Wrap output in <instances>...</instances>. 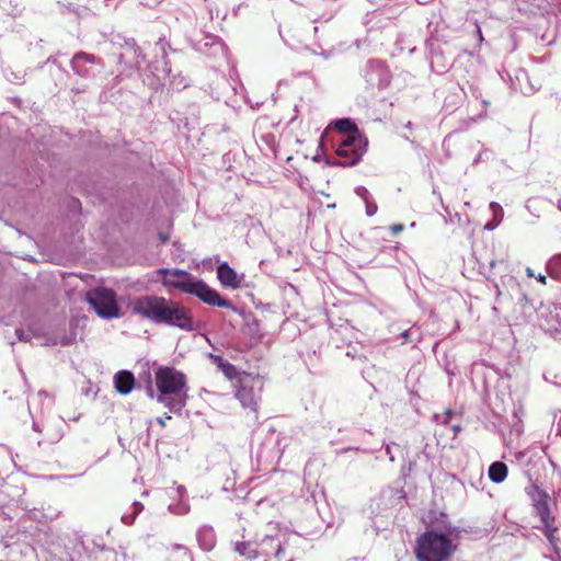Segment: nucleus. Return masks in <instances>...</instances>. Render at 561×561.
Here are the masks:
<instances>
[{
  "label": "nucleus",
  "instance_id": "obj_1",
  "mask_svg": "<svg viewBox=\"0 0 561 561\" xmlns=\"http://www.w3.org/2000/svg\"><path fill=\"white\" fill-rule=\"evenodd\" d=\"M131 310L158 324L176 327L185 331L194 330L191 309L183 304L161 296H141L131 301Z\"/></svg>",
  "mask_w": 561,
  "mask_h": 561
},
{
  "label": "nucleus",
  "instance_id": "obj_2",
  "mask_svg": "<svg viewBox=\"0 0 561 561\" xmlns=\"http://www.w3.org/2000/svg\"><path fill=\"white\" fill-rule=\"evenodd\" d=\"M459 529L450 525L443 531L426 530L415 541L416 561H450L458 549Z\"/></svg>",
  "mask_w": 561,
  "mask_h": 561
},
{
  "label": "nucleus",
  "instance_id": "obj_3",
  "mask_svg": "<svg viewBox=\"0 0 561 561\" xmlns=\"http://www.w3.org/2000/svg\"><path fill=\"white\" fill-rule=\"evenodd\" d=\"M158 274L162 276L161 283L164 287L175 288L184 294L194 295L201 301L209 306L232 308V305L229 300L222 298L204 280L196 278L184 270L160 268L158 270Z\"/></svg>",
  "mask_w": 561,
  "mask_h": 561
},
{
  "label": "nucleus",
  "instance_id": "obj_4",
  "mask_svg": "<svg viewBox=\"0 0 561 561\" xmlns=\"http://www.w3.org/2000/svg\"><path fill=\"white\" fill-rule=\"evenodd\" d=\"M525 493L530 500V514L534 519L533 527L541 531L553 550L558 552L560 543V538L558 537L559 525L551 512L549 493L531 480L525 486Z\"/></svg>",
  "mask_w": 561,
  "mask_h": 561
},
{
  "label": "nucleus",
  "instance_id": "obj_5",
  "mask_svg": "<svg viewBox=\"0 0 561 561\" xmlns=\"http://www.w3.org/2000/svg\"><path fill=\"white\" fill-rule=\"evenodd\" d=\"M154 381L159 403L164 404L171 411H178L185 407L187 380L182 371L170 366L159 367L154 373Z\"/></svg>",
  "mask_w": 561,
  "mask_h": 561
},
{
  "label": "nucleus",
  "instance_id": "obj_6",
  "mask_svg": "<svg viewBox=\"0 0 561 561\" xmlns=\"http://www.w3.org/2000/svg\"><path fill=\"white\" fill-rule=\"evenodd\" d=\"M367 140L362 134L342 136L336 147L339 162L343 167L355 165L366 152Z\"/></svg>",
  "mask_w": 561,
  "mask_h": 561
},
{
  "label": "nucleus",
  "instance_id": "obj_7",
  "mask_svg": "<svg viewBox=\"0 0 561 561\" xmlns=\"http://www.w3.org/2000/svg\"><path fill=\"white\" fill-rule=\"evenodd\" d=\"M87 300L102 318L112 319L121 316L116 295L112 289L94 288L88 291Z\"/></svg>",
  "mask_w": 561,
  "mask_h": 561
},
{
  "label": "nucleus",
  "instance_id": "obj_8",
  "mask_svg": "<svg viewBox=\"0 0 561 561\" xmlns=\"http://www.w3.org/2000/svg\"><path fill=\"white\" fill-rule=\"evenodd\" d=\"M257 381V377H253L251 374H244L237 386V399L243 408H248L253 412L257 411L260 401V396L254 389Z\"/></svg>",
  "mask_w": 561,
  "mask_h": 561
},
{
  "label": "nucleus",
  "instance_id": "obj_9",
  "mask_svg": "<svg viewBox=\"0 0 561 561\" xmlns=\"http://www.w3.org/2000/svg\"><path fill=\"white\" fill-rule=\"evenodd\" d=\"M542 321L540 325L556 340H561V307L552 306L547 312L541 311Z\"/></svg>",
  "mask_w": 561,
  "mask_h": 561
},
{
  "label": "nucleus",
  "instance_id": "obj_10",
  "mask_svg": "<svg viewBox=\"0 0 561 561\" xmlns=\"http://www.w3.org/2000/svg\"><path fill=\"white\" fill-rule=\"evenodd\" d=\"M217 277L225 287L237 289L241 285V278L228 263H221L218 265Z\"/></svg>",
  "mask_w": 561,
  "mask_h": 561
},
{
  "label": "nucleus",
  "instance_id": "obj_11",
  "mask_svg": "<svg viewBox=\"0 0 561 561\" xmlns=\"http://www.w3.org/2000/svg\"><path fill=\"white\" fill-rule=\"evenodd\" d=\"M115 389L121 394H128L135 386V377L128 370H121L114 377Z\"/></svg>",
  "mask_w": 561,
  "mask_h": 561
},
{
  "label": "nucleus",
  "instance_id": "obj_12",
  "mask_svg": "<svg viewBox=\"0 0 561 561\" xmlns=\"http://www.w3.org/2000/svg\"><path fill=\"white\" fill-rule=\"evenodd\" d=\"M218 368L228 379L237 380L238 383L241 381L242 376L247 374L245 371H239L234 365L222 358H219Z\"/></svg>",
  "mask_w": 561,
  "mask_h": 561
},
{
  "label": "nucleus",
  "instance_id": "obj_13",
  "mask_svg": "<svg viewBox=\"0 0 561 561\" xmlns=\"http://www.w3.org/2000/svg\"><path fill=\"white\" fill-rule=\"evenodd\" d=\"M546 270L550 277L561 280V254L552 256L548 261Z\"/></svg>",
  "mask_w": 561,
  "mask_h": 561
},
{
  "label": "nucleus",
  "instance_id": "obj_14",
  "mask_svg": "<svg viewBox=\"0 0 561 561\" xmlns=\"http://www.w3.org/2000/svg\"><path fill=\"white\" fill-rule=\"evenodd\" d=\"M335 128L342 133V136L360 134L354 122L350 118H342L335 122Z\"/></svg>",
  "mask_w": 561,
  "mask_h": 561
},
{
  "label": "nucleus",
  "instance_id": "obj_15",
  "mask_svg": "<svg viewBox=\"0 0 561 561\" xmlns=\"http://www.w3.org/2000/svg\"><path fill=\"white\" fill-rule=\"evenodd\" d=\"M507 466L502 461L493 462V483H501L507 477Z\"/></svg>",
  "mask_w": 561,
  "mask_h": 561
},
{
  "label": "nucleus",
  "instance_id": "obj_16",
  "mask_svg": "<svg viewBox=\"0 0 561 561\" xmlns=\"http://www.w3.org/2000/svg\"><path fill=\"white\" fill-rule=\"evenodd\" d=\"M504 217L503 208L500 204L493 202V229L501 224Z\"/></svg>",
  "mask_w": 561,
  "mask_h": 561
},
{
  "label": "nucleus",
  "instance_id": "obj_17",
  "mask_svg": "<svg viewBox=\"0 0 561 561\" xmlns=\"http://www.w3.org/2000/svg\"><path fill=\"white\" fill-rule=\"evenodd\" d=\"M79 60H84L85 62H90V64H94L99 59L92 55V54H87V53H78L73 56V62L76 61H79Z\"/></svg>",
  "mask_w": 561,
  "mask_h": 561
},
{
  "label": "nucleus",
  "instance_id": "obj_18",
  "mask_svg": "<svg viewBox=\"0 0 561 561\" xmlns=\"http://www.w3.org/2000/svg\"><path fill=\"white\" fill-rule=\"evenodd\" d=\"M250 548V543L249 542H245V541H239L236 543L234 546V550L241 554V556H248V557H251L249 553H248V550Z\"/></svg>",
  "mask_w": 561,
  "mask_h": 561
},
{
  "label": "nucleus",
  "instance_id": "obj_19",
  "mask_svg": "<svg viewBox=\"0 0 561 561\" xmlns=\"http://www.w3.org/2000/svg\"><path fill=\"white\" fill-rule=\"evenodd\" d=\"M513 419H514V423H513L512 432H514L516 434V436H519L523 433L522 421L517 417L516 412H514Z\"/></svg>",
  "mask_w": 561,
  "mask_h": 561
},
{
  "label": "nucleus",
  "instance_id": "obj_20",
  "mask_svg": "<svg viewBox=\"0 0 561 561\" xmlns=\"http://www.w3.org/2000/svg\"><path fill=\"white\" fill-rule=\"evenodd\" d=\"M403 225L401 224H393L390 226V230L392 232V234H398L399 232H401L403 230Z\"/></svg>",
  "mask_w": 561,
  "mask_h": 561
},
{
  "label": "nucleus",
  "instance_id": "obj_21",
  "mask_svg": "<svg viewBox=\"0 0 561 561\" xmlns=\"http://www.w3.org/2000/svg\"><path fill=\"white\" fill-rule=\"evenodd\" d=\"M454 414H455V413H454V411H453V410H450V409H446V410H445L446 419L444 420V422H443V423H444V424H447V423H448V421H449V419H450Z\"/></svg>",
  "mask_w": 561,
  "mask_h": 561
},
{
  "label": "nucleus",
  "instance_id": "obj_22",
  "mask_svg": "<svg viewBox=\"0 0 561 561\" xmlns=\"http://www.w3.org/2000/svg\"><path fill=\"white\" fill-rule=\"evenodd\" d=\"M526 208L529 210V213H531L536 218H539L540 217V214L539 213H535L533 211V205H531V201H528L527 204H526Z\"/></svg>",
  "mask_w": 561,
  "mask_h": 561
},
{
  "label": "nucleus",
  "instance_id": "obj_23",
  "mask_svg": "<svg viewBox=\"0 0 561 561\" xmlns=\"http://www.w3.org/2000/svg\"><path fill=\"white\" fill-rule=\"evenodd\" d=\"M377 210V206L376 205H367V215L368 216H373Z\"/></svg>",
  "mask_w": 561,
  "mask_h": 561
},
{
  "label": "nucleus",
  "instance_id": "obj_24",
  "mask_svg": "<svg viewBox=\"0 0 561 561\" xmlns=\"http://www.w3.org/2000/svg\"><path fill=\"white\" fill-rule=\"evenodd\" d=\"M536 278L538 279V282H540V283H542V284H546V279H547V278H546V276H545V275L539 274Z\"/></svg>",
  "mask_w": 561,
  "mask_h": 561
},
{
  "label": "nucleus",
  "instance_id": "obj_25",
  "mask_svg": "<svg viewBox=\"0 0 561 561\" xmlns=\"http://www.w3.org/2000/svg\"><path fill=\"white\" fill-rule=\"evenodd\" d=\"M526 274H527L528 277H535V273H534V271L530 267L526 268Z\"/></svg>",
  "mask_w": 561,
  "mask_h": 561
},
{
  "label": "nucleus",
  "instance_id": "obj_26",
  "mask_svg": "<svg viewBox=\"0 0 561 561\" xmlns=\"http://www.w3.org/2000/svg\"><path fill=\"white\" fill-rule=\"evenodd\" d=\"M402 337L403 340L407 342L409 341V337H410V332L408 330H405L403 333H402Z\"/></svg>",
  "mask_w": 561,
  "mask_h": 561
},
{
  "label": "nucleus",
  "instance_id": "obj_27",
  "mask_svg": "<svg viewBox=\"0 0 561 561\" xmlns=\"http://www.w3.org/2000/svg\"><path fill=\"white\" fill-rule=\"evenodd\" d=\"M159 238H160V240H161L162 242H167V241H168V239H169V237H168L167 234H164V233H159Z\"/></svg>",
  "mask_w": 561,
  "mask_h": 561
},
{
  "label": "nucleus",
  "instance_id": "obj_28",
  "mask_svg": "<svg viewBox=\"0 0 561 561\" xmlns=\"http://www.w3.org/2000/svg\"><path fill=\"white\" fill-rule=\"evenodd\" d=\"M526 77H527V75L525 71H519V73L516 76L518 81L520 80V78H526Z\"/></svg>",
  "mask_w": 561,
  "mask_h": 561
},
{
  "label": "nucleus",
  "instance_id": "obj_29",
  "mask_svg": "<svg viewBox=\"0 0 561 561\" xmlns=\"http://www.w3.org/2000/svg\"><path fill=\"white\" fill-rule=\"evenodd\" d=\"M557 433L561 435V416H560V420L557 424Z\"/></svg>",
  "mask_w": 561,
  "mask_h": 561
},
{
  "label": "nucleus",
  "instance_id": "obj_30",
  "mask_svg": "<svg viewBox=\"0 0 561 561\" xmlns=\"http://www.w3.org/2000/svg\"><path fill=\"white\" fill-rule=\"evenodd\" d=\"M453 430H454L455 434H457L461 430V427H460V425H454Z\"/></svg>",
  "mask_w": 561,
  "mask_h": 561
},
{
  "label": "nucleus",
  "instance_id": "obj_31",
  "mask_svg": "<svg viewBox=\"0 0 561 561\" xmlns=\"http://www.w3.org/2000/svg\"><path fill=\"white\" fill-rule=\"evenodd\" d=\"M556 206L558 207V209L561 211V197L558 199Z\"/></svg>",
  "mask_w": 561,
  "mask_h": 561
},
{
  "label": "nucleus",
  "instance_id": "obj_32",
  "mask_svg": "<svg viewBox=\"0 0 561 561\" xmlns=\"http://www.w3.org/2000/svg\"><path fill=\"white\" fill-rule=\"evenodd\" d=\"M158 423H159L161 426H165V422H164V420H162V419H158Z\"/></svg>",
  "mask_w": 561,
  "mask_h": 561
},
{
  "label": "nucleus",
  "instance_id": "obj_33",
  "mask_svg": "<svg viewBox=\"0 0 561 561\" xmlns=\"http://www.w3.org/2000/svg\"><path fill=\"white\" fill-rule=\"evenodd\" d=\"M485 229H491V221L486 222L484 226Z\"/></svg>",
  "mask_w": 561,
  "mask_h": 561
},
{
  "label": "nucleus",
  "instance_id": "obj_34",
  "mask_svg": "<svg viewBox=\"0 0 561 561\" xmlns=\"http://www.w3.org/2000/svg\"><path fill=\"white\" fill-rule=\"evenodd\" d=\"M488 476H489V478H491V466L488 469Z\"/></svg>",
  "mask_w": 561,
  "mask_h": 561
},
{
  "label": "nucleus",
  "instance_id": "obj_35",
  "mask_svg": "<svg viewBox=\"0 0 561 561\" xmlns=\"http://www.w3.org/2000/svg\"><path fill=\"white\" fill-rule=\"evenodd\" d=\"M520 91H522L523 93H526V90H525L523 87H520Z\"/></svg>",
  "mask_w": 561,
  "mask_h": 561
}]
</instances>
